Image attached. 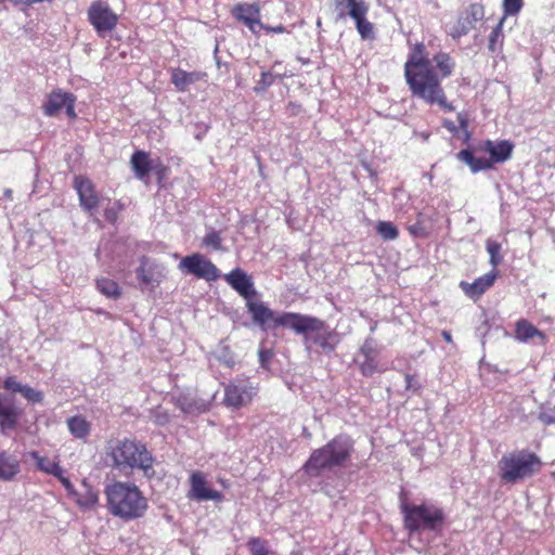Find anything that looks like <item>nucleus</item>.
Segmentation results:
<instances>
[{
    "label": "nucleus",
    "instance_id": "nucleus-1",
    "mask_svg": "<svg viewBox=\"0 0 555 555\" xmlns=\"http://www.w3.org/2000/svg\"><path fill=\"white\" fill-rule=\"evenodd\" d=\"M456 61L448 52H437L429 59L428 49L423 41L410 48L403 66L405 82L411 95L434 106L436 104L446 113L455 109L443 87V79L451 77Z\"/></svg>",
    "mask_w": 555,
    "mask_h": 555
},
{
    "label": "nucleus",
    "instance_id": "nucleus-2",
    "mask_svg": "<svg viewBox=\"0 0 555 555\" xmlns=\"http://www.w3.org/2000/svg\"><path fill=\"white\" fill-rule=\"evenodd\" d=\"M103 459L108 467L124 476H133L135 472L153 479L156 476L155 456L144 442L132 437H113L105 442Z\"/></svg>",
    "mask_w": 555,
    "mask_h": 555
},
{
    "label": "nucleus",
    "instance_id": "nucleus-3",
    "mask_svg": "<svg viewBox=\"0 0 555 555\" xmlns=\"http://www.w3.org/2000/svg\"><path fill=\"white\" fill-rule=\"evenodd\" d=\"M278 327L292 328L304 336L308 346L314 345L326 354L335 351L341 340L340 334L327 325L326 321L311 314L281 312Z\"/></svg>",
    "mask_w": 555,
    "mask_h": 555
},
{
    "label": "nucleus",
    "instance_id": "nucleus-4",
    "mask_svg": "<svg viewBox=\"0 0 555 555\" xmlns=\"http://www.w3.org/2000/svg\"><path fill=\"white\" fill-rule=\"evenodd\" d=\"M106 507L111 515L124 521L140 519L147 513L149 498L138 485L114 481L105 486Z\"/></svg>",
    "mask_w": 555,
    "mask_h": 555
},
{
    "label": "nucleus",
    "instance_id": "nucleus-5",
    "mask_svg": "<svg viewBox=\"0 0 555 555\" xmlns=\"http://www.w3.org/2000/svg\"><path fill=\"white\" fill-rule=\"evenodd\" d=\"M223 279L236 291V293L246 300V308L251 315L255 325L262 331H275L279 328V318L281 312L267 306L266 302L256 300L258 293L254 287V280L242 269H233L224 274Z\"/></svg>",
    "mask_w": 555,
    "mask_h": 555
},
{
    "label": "nucleus",
    "instance_id": "nucleus-6",
    "mask_svg": "<svg viewBox=\"0 0 555 555\" xmlns=\"http://www.w3.org/2000/svg\"><path fill=\"white\" fill-rule=\"evenodd\" d=\"M354 452V441L348 435H337L325 446L313 449L302 465V470L312 478L322 476L324 472L335 467H344Z\"/></svg>",
    "mask_w": 555,
    "mask_h": 555
},
{
    "label": "nucleus",
    "instance_id": "nucleus-7",
    "mask_svg": "<svg viewBox=\"0 0 555 555\" xmlns=\"http://www.w3.org/2000/svg\"><path fill=\"white\" fill-rule=\"evenodd\" d=\"M514 146L508 139L481 140L472 149L457 152V159L465 163L472 173H478V171L493 169L496 164L507 162L513 156Z\"/></svg>",
    "mask_w": 555,
    "mask_h": 555
},
{
    "label": "nucleus",
    "instance_id": "nucleus-8",
    "mask_svg": "<svg viewBox=\"0 0 555 555\" xmlns=\"http://www.w3.org/2000/svg\"><path fill=\"white\" fill-rule=\"evenodd\" d=\"M401 515L403 518V527L410 532L439 531L446 522V514L443 508L428 505V503H410L408 500H401Z\"/></svg>",
    "mask_w": 555,
    "mask_h": 555
},
{
    "label": "nucleus",
    "instance_id": "nucleus-9",
    "mask_svg": "<svg viewBox=\"0 0 555 555\" xmlns=\"http://www.w3.org/2000/svg\"><path fill=\"white\" fill-rule=\"evenodd\" d=\"M542 466V460L527 449L506 453L499 461L500 477L502 482L506 483H517L518 480L530 478L541 470Z\"/></svg>",
    "mask_w": 555,
    "mask_h": 555
},
{
    "label": "nucleus",
    "instance_id": "nucleus-10",
    "mask_svg": "<svg viewBox=\"0 0 555 555\" xmlns=\"http://www.w3.org/2000/svg\"><path fill=\"white\" fill-rule=\"evenodd\" d=\"M336 7L339 17L352 18L362 40H375V26L367 17L370 5L366 0H336Z\"/></svg>",
    "mask_w": 555,
    "mask_h": 555
},
{
    "label": "nucleus",
    "instance_id": "nucleus-11",
    "mask_svg": "<svg viewBox=\"0 0 555 555\" xmlns=\"http://www.w3.org/2000/svg\"><path fill=\"white\" fill-rule=\"evenodd\" d=\"M88 20L99 36H104L116 28L119 15L105 0H93L87 11Z\"/></svg>",
    "mask_w": 555,
    "mask_h": 555
},
{
    "label": "nucleus",
    "instance_id": "nucleus-12",
    "mask_svg": "<svg viewBox=\"0 0 555 555\" xmlns=\"http://www.w3.org/2000/svg\"><path fill=\"white\" fill-rule=\"evenodd\" d=\"M257 393L258 388L248 379L232 380L224 387L223 404L232 410H240L250 404Z\"/></svg>",
    "mask_w": 555,
    "mask_h": 555
},
{
    "label": "nucleus",
    "instance_id": "nucleus-13",
    "mask_svg": "<svg viewBox=\"0 0 555 555\" xmlns=\"http://www.w3.org/2000/svg\"><path fill=\"white\" fill-rule=\"evenodd\" d=\"M380 346L373 337H366L358 350L356 364L363 376H373L377 372H384L380 365Z\"/></svg>",
    "mask_w": 555,
    "mask_h": 555
},
{
    "label": "nucleus",
    "instance_id": "nucleus-14",
    "mask_svg": "<svg viewBox=\"0 0 555 555\" xmlns=\"http://www.w3.org/2000/svg\"><path fill=\"white\" fill-rule=\"evenodd\" d=\"M178 267L182 272L193 274V276L197 279L215 281L220 278V271L217 266L199 253H194L182 258Z\"/></svg>",
    "mask_w": 555,
    "mask_h": 555
},
{
    "label": "nucleus",
    "instance_id": "nucleus-15",
    "mask_svg": "<svg viewBox=\"0 0 555 555\" xmlns=\"http://www.w3.org/2000/svg\"><path fill=\"white\" fill-rule=\"evenodd\" d=\"M232 17L243 23L254 34L259 35L262 27L261 9L258 3H236L233 5Z\"/></svg>",
    "mask_w": 555,
    "mask_h": 555
},
{
    "label": "nucleus",
    "instance_id": "nucleus-16",
    "mask_svg": "<svg viewBox=\"0 0 555 555\" xmlns=\"http://www.w3.org/2000/svg\"><path fill=\"white\" fill-rule=\"evenodd\" d=\"M190 491L188 496L195 501L222 502L224 495L221 491L210 489L203 472H193L190 477Z\"/></svg>",
    "mask_w": 555,
    "mask_h": 555
},
{
    "label": "nucleus",
    "instance_id": "nucleus-17",
    "mask_svg": "<svg viewBox=\"0 0 555 555\" xmlns=\"http://www.w3.org/2000/svg\"><path fill=\"white\" fill-rule=\"evenodd\" d=\"M75 101L76 98L72 93H63V91H53L47 99L43 105V113L49 116L57 115L63 108L66 109V114L69 119H75L77 114L75 113Z\"/></svg>",
    "mask_w": 555,
    "mask_h": 555
},
{
    "label": "nucleus",
    "instance_id": "nucleus-18",
    "mask_svg": "<svg viewBox=\"0 0 555 555\" xmlns=\"http://www.w3.org/2000/svg\"><path fill=\"white\" fill-rule=\"evenodd\" d=\"M74 186L77 191L79 203L83 210L94 212L99 206V193L94 184L86 176H75Z\"/></svg>",
    "mask_w": 555,
    "mask_h": 555
},
{
    "label": "nucleus",
    "instance_id": "nucleus-19",
    "mask_svg": "<svg viewBox=\"0 0 555 555\" xmlns=\"http://www.w3.org/2000/svg\"><path fill=\"white\" fill-rule=\"evenodd\" d=\"M22 415V409L16 405L12 395L0 393V429L5 433L13 430Z\"/></svg>",
    "mask_w": 555,
    "mask_h": 555
},
{
    "label": "nucleus",
    "instance_id": "nucleus-20",
    "mask_svg": "<svg viewBox=\"0 0 555 555\" xmlns=\"http://www.w3.org/2000/svg\"><path fill=\"white\" fill-rule=\"evenodd\" d=\"M498 276L499 272L496 270H492L485 273L482 276L475 279L472 283L464 282V280H462L459 285L463 294L469 297L473 301H478L488 289L493 287Z\"/></svg>",
    "mask_w": 555,
    "mask_h": 555
},
{
    "label": "nucleus",
    "instance_id": "nucleus-21",
    "mask_svg": "<svg viewBox=\"0 0 555 555\" xmlns=\"http://www.w3.org/2000/svg\"><path fill=\"white\" fill-rule=\"evenodd\" d=\"M172 401L179 410L189 415H201V413L209 412L212 401L198 398L196 395L181 392L172 398Z\"/></svg>",
    "mask_w": 555,
    "mask_h": 555
},
{
    "label": "nucleus",
    "instance_id": "nucleus-22",
    "mask_svg": "<svg viewBox=\"0 0 555 555\" xmlns=\"http://www.w3.org/2000/svg\"><path fill=\"white\" fill-rule=\"evenodd\" d=\"M73 501L81 508H92L99 504V490L90 482L82 479L79 489H75L72 483V489L66 490Z\"/></svg>",
    "mask_w": 555,
    "mask_h": 555
},
{
    "label": "nucleus",
    "instance_id": "nucleus-23",
    "mask_svg": "<svg viewBox=\"0 0 555 555\" xmlns=\"http://www.w3.org/2000/svg\"><path fill=\"white\" fill-rule=\"evenodd\" d=\"M130 166L138 180L149 182V173L153 169V162L146 151H134L130 158Z\"/></svg>",
    "mask_w": 555,
    "mask_h": 555
},
{
    "label": "nucleus",
    "instance_id": "nucleus-24",
    "mask_svg": "<svg viewBox=\"0 0 555 555\" xmlns=\"http://www.w3.org/2000/svg\"><path fill=\"white\" fill-rule=\"evenodd\" d=\"M206 77V72H186L180 69V67H175L170 74L171 82L178 91H186L190 85L198 82V80Z\"/></svg>",
    "mask_w": 555,
    "mask_h": 555
},
{
    "label": "nucleus",
    "instance_id": "nucleus-25",
    "mask_svg": "<svg viewBox=\"0 0 555 555\" xmlns=\"http://www.w3.org/2000/svg\"><path fill=\"white\" fill-rule=\"evenodd\" d=\"M515 337L520 341H527L538 337L542 345L547 344L546 334L539 331L537 326L532 325L531 322L526 319L517 320L515 325Z\"/></svg>",
    "mask_w": 555,
    "mask_h": 555
},
{
    "label": "nucleus",
    "instance_id": "nucleus-26",
    "mask_svg": "<svg viewBox=\"0 0 555 555\" xmlns=\"http://www.w3.org/2000/svg\"><path fill=\"white\" fill-rule=\"evenodd\" d=\"M37 465L40 470L59 478L65 490L72 489V482L68 477L64 476V470L60 464V461L54 459L38 457Z\"/></svg>",
    "mask_w": 555,
    "mask_h": 555
},
{
    "label": "nucleus",
    "instance_id": "nucleus-27",
    "mask_svg": "<svg viewBox=\"0 0 555 555\" xmlns=\"http://www.w3.org/2000/svg\"><path fill=\"white\" fill-rule=\"evenodd\" d=\"M66 424L68 427V431L72 436H74L78 440H88L92 425L87 417L82 415L70 416L67 418Z\"/></svg>",
    "mask_w": 555,
    "mask_h": 555
},
{
    "label": "nucleus",
    "instance_id": "nucleus-28",
    "mask_svg": "<svg viewBox=\"0 0 555 555\" xmlns=\"http://www.w3.org/2000/svg\"><path fill=\"white\" fill-rule=\"evenodd\" d=\"M95 287L100 294L112 298L113 300H118V298L122 295V291L118 283L109 278H98L95 280Z\"/></svg>",
    "mask_w": 555,
    "mask_h": 555
},
{
    "label": "nucleus",
    "instance_id": "nucleus-29",
    "mask_svg": "<svg viewBox=\"0 0 555 555\" xmlns=\"http://www.w3.org/2000/svg\"><path fill=\"white\" fill-rule=\"evenodd\" d=\"M138 280L144 285L153 284L154 281H158L156 266L151 263L147 257L140 259V266L137 269Z\"/></svg>",
    "mask_w": 555,
    "mask_h": 555
},
{
    "label": "nucleus",
    "instance_id": "nucleus-30",
    "mask_svg": "<svg viewBox=\"0 0 555 555\" xmlns=\"http://www.w3.org/2000/svg\"><path fill=\"white\" fill-rule=\"evenodd\" d=\"M20 470L18 461L4 453L0 454V479L11 480Z\"/></svg>",
    "mask_w": 555,
    "mask_h": 555
},
{
    "label": "nucleus",
    "instance_id": "nucleus-31",
    "mask_svg": "<svg viewBox=\"0 0 555 555\" xmlns=\"http://www.w3.org/2000/svg\"><path fill=\"white\" fill-rule=\"evenodd\" d=\"M507 16H505V12H503V16H501L500 22L498 23L496 27L493 28V30L489 35V42L488 48L491 52H498V50H501L503 44V25L505 23Z\"/></svg>",
    "mask_w": 555,
    "mask_h": 555
},
{
    "label": "nucleus",
    "instance_id": "nucleus-32",
    "mask_svg": "<svg viewBox=\"0 0 555 555\" xmlns=\"http://www.w3.org/2000/svg\"><path fill=\"white\" fill-rule=\"evenodd\" d=\"M472 29V24L466 15V12L463 11L457 17L455 24L452 25L450 35L452 38H461L467 35Z\"/></svg>",
    "mask_w": 555,
    "mask_h": 555
},
{
    "label": "nucleus",
    "instance_id": "nucleus-33",
    "mask_svg": "<svg viewBox=\"0 0 555 555\" xmlns=\"http://www.w3.org/2000/svg\"><path fill=\"white\" fill-rule=\"evenodd\" d=\"M376 232L384 241H395L399 237V230L393 222L378 221Z\"/></svg>",
    "mask_w": 555,
    "mask_h": 555
},
{
    "label": "nucleus",
    "instance_id": "nucleus-34",
    "mask_svg": "<svg viewBox=\"0 0 555 555\" xmlns=\"http://www.w3.org/2000/svg\"><path fill=\"white\" fill-rule=\"evenodd\" d=\"M247 550L250 555H274L268 550V542L261 538H249L247 541Z\"/></svg>",
    "mask_w": 555,
    "mask_h": 555
},
{
    "label": "nucleus",
    "instance_id": "nucleus-35",
    "mask_svg": "<svg viewBox=\"0 0 555 555\" xmlns=\"http://www.w3.org/2000/svg\"><path fill=\"white\" fill-rule=\"evenodd\" d=\"M502 245L498 241L487 240V253L490 255V263L493 270L501 264L503 257L501 255Z\"/></svg>",
    "mask_w": 555,
    "mask_h": 555
},
{
    "label": "nucleus",
    "instance_id": "nucleus-36",
    "mask_svg": "<svg viewBox=\"0 0 555 555\" xmlns=\"http://www.w3.org/2000/svg\"><path fill=\"white\" fill-rule=\"evenodd\" d=\"M464 11L472 24V28L485 17V7L481 3H472Z\"/></svg>",
    "mask_w": 555,
    "mask_h": 555
},
{
    "label": "nucleus",
    "instance_id": "nucleus-37",
    "mask_svg": "<svg viewBox=\"0 0 555 555\" xmlns=\"http://www.w3.org/2000/svg\"><path fill=\"white\" fill-rule=\"evenodd\" d=\"M222 242L223 238L221 236V233L218 232V230L210 229L207 231L203 240V246L211 247L214 249H222Z\"/></svg>",
    "mask_w": 555,
    "mask_h": 555
},
{
    "label": "nucleus",
    "instance_id": "nucleus-38",
    "mask_svg": "<svg viewBox=\"0 0 555 555\" xmlns=\"http://www.w3.org/2000/svg\"><path fill=\"white\" fill-rule=\"evenodd\" d=\"M125 210V205L120 202H115L107 206L104 211V218L108 223H116L119 218V212Z\"/></svg>",
    "mask_w": 555,
    "mask_h": 555
},
{
    "label": "nucleus",
    "instance_id": "nucleus-39",
    "mask_svg": "<svg viewBox=\"0 0 555 555\" xmlns=\"http://www.w3.org/2000/svg\"><path fill=\"white\" fill-rule=\"evenodd\" d=\"M276 77L271 72H262L261 76L255 86L254 90L256 92H263L268 90L275 82Z\"/></svg>",
    "mask_w": 555,
    "mask_h": 555
},
{
    "label": "nucleus",
    "instance_id": "nucleus-40",
    "mask_svg": "<svg viewBox=\"0 0 555 555\" xmlns=\"http://www.w3.org/2000/svg\"><path fill=\"white\" fill-rule=\"evenodd\" d=\"M524 5V0H502V10L505 16H515Z\"/></svg>",
    "mask_w": 555,
    "mask_h": 555
},
{
    "label": "nucleus",
    "instance_id": "nucleus-41",
    "mask_svg": "<svg viewBox=\"0 0 555 555\" xmlns=\"http://www.w3.org/2000/svg\"><path fill=\"white\" fill-rule=\"evenodd\" d=\"M159 183H162L168 176L169 168L162 162L153 164V169Z\"/></svg>",
    "mask_w": 555,
    "mask_h": 555
},
{
    "label": "nucleus",
    "instance_id": "nucleus-42",
    "mask_svg": "<svg viewBox=\"0 0 555 555\" xmlns=\"http://www.w3.org/2000/svg\"><path fill=\"white\" fill-rule=\"evenodd\" d=\"M405 379V389L408 391L417 392L421 388V385L417 383V376L413 374H404Z\"/></svg>",
    "mask_w": 555,
    "mask_h": 555
},
{
    "label": "nucleus",
    "instance_id": "nucleus-43",
    "mask_svg": "<svg viewBox=\"0 0 555 555\" xmlns=\"http://www.w3.org/2000/svg\"><path fill=\"white\" fill-rule=\"evenodd\" d=\"M3 387L12 393H17L20 390H22L23 385L17 382L15 377L10 376L4 380Z\"/></svg>",
    "mask_w": 555,
    "mask_h": 555
},
{
    "label": "nucleus",
    "instance_id": "nucleus-44",
    "mask_svg": "<svg viewBox=\"0 0 555 555\" xmlns=\"http://www.w3.org/2000/svg\"><path fill=\"white\" fill-rule=\"evenodd\" d=\"M408 230H409V233L412 234L413 236H422V237L428 236L427 230H425L423 223H421V222L411 224L408 228Z\"/></svg>",
    "mask_w": 555,
    "mask_h": 555
},
{
    "label": "nucleus",
    "instance_id": "nucleus-45",
    "mask_svg": "<svg viewBox=\"0 0 555 555\" xmlns=\"http://www.w3.org/2000/svg\"><path fill=\"white\" fill-rule=\"evenodd\" d=\"M261 29L266 30L267 34H285V31H288L283 24H279L278 26H268V24L262 23Z\"/></svg>",
    "mask_w": 555,
    "mask_h": 555
},
{
    "label": "nucleus",
    "instance_id": "nucleus-46",
    "mask_svg": "<svg viewBox=\"0 0 555 555\" xmlns=\"http://www.w3.org/2000/svg\"><path fill=\"white\" fill-rule=\"evenodd\" d=\"M17 393H21L29 402H35V389L23 385L22 390H20Z\"/></svg>",
    "mask_w": 555,
    "mask_h": 555
},
{
    "label": "nucleus",
    "instance_id": "nucleus-47",
    "mask_svg": "<svg viewBox=\"0 0 555 555\" xmlns=\"http://www.w3.org/2000/svg\"><path fill=\"white\" fill-rule=\"evenodd\" d=\"M457 124L462 128V130L466 132V137L469 138V133L467 132L468 119H467L466 114H463V113L457 114Z\"/></svg>",
    "mask_w": 555,
    "mask_h": 555
},
{
    "label": "nucleus",
    "instance_id": "nucleus-48",
    "mask_svg": "<svg viewBox=\"0 0 555 555\" xmlns=\"http://www.w3.org/2000/svg\"><path fill=\"white\" fill-rule=\"evenodd\" d=\"M273 357V351L268 349H262L259 351V360L263 364L264 362H268Z\"/></svg>",
    "mask_w": 555,
    "mask_h": 555
},
{
    "label": "nucleus",
    "instance_id": "nucleus-49",
    "mask_svg": "<svg viewBox=\"0 0 555 555\" xmlns=\"http://www.w3.org/2000/svg\"><path fill=\"white\" fill-rule=\"evenodd\" d=\"M442 126L444 128H447L448 131H450L451 133H457L459 132V127L456 126V124L450 119H444L442 121Z\"/></svg>",
    "mask_w": 555,
    "mask_h": 555
},
{
    "label": "nucleus",
    "instance_id": "nucleus-50",
    "mask_svg": "<svg viewBox=\"0 0 555 555\" xmlns=\"http://www.w3.org/2000/svg\"><path fill=\"white\" fill-rule=\"evenodd\" d=\"M540 420L545 425L555 424V415H550L547 414V412H542V414L540 415Z\"/></svg>",
    "mask_w": 555,
    "mask_h": 555
},
{
    "label": "nucleus",
    "instance_id": "nucleus-51",
    "mask_svg": "<svg viewBox=\"0 0 555 555\" xmlns=\"http://www.w3.org/2000/svg\"><path fill=\"white\" fill-rule=\"evenodd\" d=\"M442 338L447 340L448 344H452V334L448 331H442Z\"/></svg>",
    "mask_w": 555,
    "mask_h": 555
},
{
    "label": "nucleus",
    "instance_id": "nucleus-52",
    "mask_svg": "<svg viewBox=\"0 0 555 555\" xmlns=\"http://www.w3.org/2000/svg\"><path fill=\"white\" fill-rule=\"evenodd\" d=\"M42 400V393L41 392H37V401H41Z\"/></svg>",
    "mask_w": 555,
    "mask_h": 555
},
{
    "label": "nucleus",
    "instance_id": "nucleus-53",
    "mask_svg": "<svg viewBox=\"0 0 555 555\" xmlns=\"http://www.w3.org/2000/svg\"><path fill=\"white\" fill-rule=\"evenodd\" d=\"M11 193H12V191H11V190H7V191H5V195H8V196H9V195H11Z\"/></svg>",
    "mask_w": 555,
    "mask_h": 555
},
{
    "label": "nucleus",
    "instance_id": "nucleus-54",
    "mask_svg": "<svg viewBox=\"0 0 555 555\" xmlns=\"http://www.w3.org/2000/svg\"><path fill=\"white\" fill-rule=\"evenodd\" d=\"M37 1H44V0H37Z\"/></svg>",
    "mask_w": 555,
    "mask_h": 555
}]
</instances>
